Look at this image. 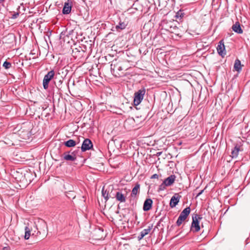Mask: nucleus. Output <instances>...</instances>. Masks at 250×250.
I'll return each instance as SVG.
<instances>
[{
    "instance_id": "27",
    "label": "nucleus",
    "mask_w": 250,
    "mask_h": 250,
    "mask_svg": "<svg viewBox=\"0 0 250 250\" xmlns=\"http://www.w3.org/2000/svg\"><path fill=\"white\" fill-rule=\"evenodd\" d=\"M79 148H80V147H78V148H77V150H74L73 151H70V153L72 155H74L75 156H76V154H77V152L79 151Z\"/></svg>"
},
{
    "instance_id": "26",
    "label": "nucleus",
    "mask_w": 250,
    "mask_h": 250,
    "mask_svg": "<svg viewBox=\"0 0 250 250\" xmlns=\"http://www.w3.org/2000/svg\"><path fill=\"white\" fill-rule=\"evenodd\" d=\"M112 64L111 65V68L112 70H114L115 68L117 69L119 71H121L122 70V67L120 66H116L115 65H114V67H112Z\"/></svg>"
},
{
    "instance_id": "4",
    "label": "nucleus",
    "mask_w": 250,
    "mask_h": 250,
    "mask_svg": "<svg viewBox=\"0 0 250 250\" xmlns=\"http://www.w3.org/2000/svg\"><path fill=\"white\" fill-rule=\"evenodd\" d=\"M55 75V72L54 70H51L49 71L47 74H46L43 80V86L44 89H47L48 88V84L49 82L54 77Z\"/></svg>"
},
{
    "instance_id": "29",
    "label": "nucleus",
    "mask_w": 250,
    "mask_h": 250,
    "mask_svg": "<svg viewBox=\"0 0 250 250\" xmlns=\"http://www.w3.org/2000/svg\"><path fill=\"white\" fill-rule=\"evenodd\" d=\"M203 192H204V190H201V191H200V192L197 194V196H197V197L199 196L201 194H202V193H203Z\"/></svg>"
},
{
    "instance_id": "31",
    "label": "nucleus",
    "mask_w": 250,
    "mask_h": 250,
    "mask_svg": "<svg viewBox=\"0 0 250 250\" xmlns=\"http://www.w3.org/2000/svg\"><path fill=\"white\" fill-rule=\"evenodd\" d=\"M162 152H158L157 153V155H160L161 154Z\"/></svg>"
},
{
    "instance_id": "19",
    "label": "nucleus",
    "mask_w": 250,
    "mask_h": 250,
    "mask_svg": "<svg viewBox=\"0 0 250 250\" xmlns=\"http://www.w3.org/2000/svg\"><path fill=\"white\" fill-rule=\"evenodd\" d=\"M64 145L68 147H70L75 146L76 145V143L74 140L70 139L66 142H64Z\"/></svg>"
},
{
    "instance_id": "12",
    "label": "nucleus",
    "mask_w": 250,
    "mask_h": 250,
    "mask_svg": "<svg viewBox=\"0 0 250 250\" xmlns=\"http://www.w3.org/2000/svg\"><path fill=\"white\" fill-rule=\"evenodd\" d=\"M153 201L150 198L146 199L144 203L143 210L145 211L149 210L152 205Z\"/></svg>"
},
{
    "instance_id": "17",
    "label": "nucleus",
    "mask_w": 250,
    "mask_h": 250,
    "mask_svg": "<svg viewBox=\"0 0 250 250\" xmlns=\"http://www.w3.org/2000/svg\"><path fill=\"white\" fill-rule=\"evenodd\" d=\"M232 29L234 32L238 34H242L243 31L239 22H236L232 26Z\"/></svg>"
},
{
    "instance_id": "15",
    "label": "nucleus",
    "mask_w": 250,
    "mask_h": 250,
    "mask_svg": "<svg viewBox=\"0 0 250 250\" xmlns=\"http://www.w3.org/2000/svg\"><path fill=\"white\" fill-rule=\"evenodd\" d=\"M140 190V185L136 183L135 187L133 188L130 196L132 198H135L137 194H139Z\"/></svg>"
},
{
    "instance_id": "3",
    "label": "nucleus",
    "mask_w": 250,
    "mask_h": 250,
    "mask_svg": "<svg viewBox=\"0 0 250 250\" xmlns=\"http://www.w3.org/2000/svg\"><path fill=\"white\" fill-rule=\"evenodd\" d=\"M202 217L198 215L195 214L194 216L192 217V222L191 226V229L194 232H198L200 229L199 226V220H201Z\"/></svg>"
},
{
    "instance_id": "24",
    "label": "nucleus",
    "mask_w": 250,
    "mask_h": 250,
    "mask_svg": "<svg viewBox=\"0 0 250 250\" xmlns=\"http://www.w3.org/2000/svg\"><path fill=\"white\" fill-rule=\"evenodd\" d=\"M184 13L182 11L179 10L176 14L175 17L177 18H182L184 17Z\"/></svg>"
},
{
    "instance_id": "28",
    "label": "nucleus",
    "mask_w": 250,
    "mask_h": 250,
    "mask_svg": "<svg viewBox=\"0 0 250 250\" xmlns=\"http://www.w3.org/2000/svg\"><path fill=\"white\" fill-rule=\"evenodd\" d=\"M158 175L157 174H154L152 175L151 177V179H155V178H158Z\"/></svg>"
},
{
    "instance_id": "13",
    "label": "nucleus",
    "mask_w": 250,
    "mask_h": 250,
    "mask_svg": "<svg viewBox=\"0 0 250 250\" xmlns=\"http://www.w3.org/2000/svg\"><path fill=\"white\" fill-rule=\"evenodd\" d=\"M152 227L153 226L151 225L150 226H149L148 228L143 229L137 237L138 240H142L146 235L148 234L152 229Z\"/></svg>"
},
{
    "instance_id": "14",
    "label": "nucleus",
    "mask_w": 250,
    "mask_h": 250,
    "mask_svg": "<svg viewBox=\"0 0 250 250\" xmlns=\"http://www.w3.org/2000/svg\"><path fill=\"white\" fill-rule=\"evenodd\" d=\"M72 8V5L71 2H69V0H67L65 2L64 4V6L62 9V13L63 14H68L70 13Z\"/></svg>"
},
{
    "instance_id": "1",
    "label": "nucleus",
    "mask_w": 250,
    "mask_h": 250,
    "mask_svg": "<svg viewBox=\"0 0 250 250\" xmlns=\"http://www.w3.org/2000/svg\"><path fill=\"white\" fill-rule=\"evenodd\" d=\"M146 93V89L142 88L134 93L133 103L134 105H138L142 102Z\"/></svg>"
},
{
    "instance_id": "25",
    "label": "nucleus",
    "mask_w": 250,
    "mask_h": 250,
    "mask_svg": "<svg viewBox=\"0 0 250 250\" xmlns=\"http://www.w3.org/2000/svg\"><path fill=\"white\" fill-rule=\"evenodd\" d=\"M19 14H20V13L17 12H15L14 13L12 16H11V18L12 19H16L17 18H18V17L19 16Z\"/></svg>"
},
{
    "instance_id": "22",
    "label": "nucleus",
    "mask_w": 250,
    "mask_h": 250,
    "mask_svg": "<svg viewBox=\"0 0 250 250\" xmlns=\"http://www.w3.org/2000/svg\"><path fill=\"white\" fill-rule=\"evenodd\" d=\"M167 187V185H166L164 183V182H163L159 187V188H158V191H162V190H164L166 188V187Z\"/></svg>"
},
{
    "instance_id": "5",
    "label": "nucleus",
    "mask_w": 250,
    "mask_h": 250,
    "mask_svg": "<svg viewBox=\"0 0 250 250\" xmlns=\"http://www.w3.org/2000/svg\"><path fill=\"white\" fill-rule=\"evenodd\" d=\"M113 195L120 203H125L126 201V194L123 193L121 190L116 191L115 193H113Z\"/></svg>"
},
{
    "instance_id": "16",
    "label": "nucleus",
    "mask_w": 250,
    "mask_h": 250,
    "mask_svg": "<svg viewBox=\"0 0 250 250\" xmlns=\"http://www.w3.org/2000/svg\"><path fill=\"white\" fill-rule=\"evenodd\" d=\"M175 178L176 176L175 175H171L165 179L163 182L166 185H167V186H170L174 183Z\"/></svg>"
},
{
    "instance_id": "11",
    "label": "nucleus",
    "mask_w": 250,
    "mask_h": 250,
    "mask_svg": "<svg viewBox=\"0 0 250 250\" xmlns=\"http://www.w3.org/2000/svg\"><path fill=\"white\" fill-rule=\"evenodd\" d=\"M181 198V196H179L177 194H175L173 195L170 201L169 205L170 207L172 208L176 207V206L178 204L179 202L180 199Z\"/></svg>"
},
{
    "instance_id": "9",
    "label": "nucleus",
    "mask_w": 250,
    "mask_h": 250,
    "mask_svg": "<svg viewBox=\"0 0 250 250\" xmlns=\"http://www.w3.org/2000/svg\"><path fill=\"white\" fill-rule=\"evenodd\" d=\"M217 50L218 53L222 57H224L225 55H226V52L225 51V47L222 40L219 42L217 47Z\"/></svg>"
},
{
    "instance_id": "8",
    "label": "nucleus",
    "mask_w": 250,
    "mask_h": 250,
    "mask_svg": "<svg viewBox=\"0 0 250 250\" xmlns=\"http://www.w3.org/2000/svg\"><path fill=\"white\" fill-rule=\"evenodd\" d=\"M243 150V149L242 146L237 144L232 149L231 156L232 158H236L238 156L239 151H242Z\"/></svg>"
},
{
    "instance_id": "20",
    "label": "nucleus",
    "mask_w": 250,
    "mask_h": 250,
    "mask_svg": "<svg viewBox=\"0 0 250 250\" xmlns=\"http://www.w3.org/2000/svg\"><path fill=\"white\" fill-rule=\"evenodd\" d=\"M30 233H31V230L30 229L26 226L25 228V235H24V238L25 240H27L29 238L30 236Z\"/></svg>"
},
{
    "instance_id": "21",
    "label": "nucleus",
    "mask_w": 250,
    "mask_h": 250,
    "mask_svg": "<svg viewBox=\"0 0 250 250\" xmlns=\"http://www.w3.org/2000/svg\"><path fill=\"white\" fill-rule=\"evenodd\" d=\"M125 27L126 24L124 22H120L118 25H116V28L117 29H125Z\"/></svg>"
},
{
    "instance_id": "6",
    "label": "nucleus",
    "mask_w": 250,
    "mask_h": 250,
    "mask_svg": "<svg viewBox=\"0 0 250 250\" xmlns=\"http://www.w3.org/2000/svg\"><path fill=\"white\" fill-rule=\"evenodd\" d=\"M113 188V187L112 186H109L105 190H104V187L102 189V195L106 201L110 198H114L113 193H112Z\"/></svg>"
},
{
    "instance_id": "33",
    "label": "nucleus",
    "mask_w": 250,
    "mask_h": 250,
    "mask_svg": "<svg viewBox=\"0 0 250 250\" xmlns=\"http://www.w3.org/2000/svg\"><path fill=\"white\" fill-rule=\"evenodd\" d=\"M20 6H19V7H18V10L19 9H20Z\"/></svg>"
},
{
    "instance_id": "10",
    "label": "nucleus",
    "mask_w": 250,
    "mask_h": 250,
    "mask_svg": "<svg viewBox=\"0 0 250 250\" xmlns=\"http://www.w3.org/2000/svg\"><path fill=\"white\" fill-rule=\"evenodd\" d=\"M77 159V156L72 155L70 151L65 152L63 154V159L69 162L75 161Z\"/></svg>"
},
{
    "instance_id": "18",
    "label": "nucleus",
    "mask_w": 250,
    "mask_h": 250,
    "mask_svg": "<svg viewBox=\"0 0 250 250\" xmlns=\"http://www.w3.org/2000/svg\"><path fill=\"white\" fill-rule=\"evenodd\" d=\"M242 65L240 61L237 59L234 62V69L237 71L238 72H240L242 70Z\"/></svg>"
},
{
    "instance_id": "30",
    "label": "nucleus",
    "mask_w": 250,
    "mask_h": 250,
    "mask_svg": "<svg viewBox=\"0 0 250 250\" xmlns=\"http://www.w3.org/2000/svg\"><path fill=\"white\" fill-rule=\"evenodd\" d=\"M161 220H162V219L157 223V226H158L160 225Z\"/></svg>"
},
{
    "instance_id": "23",
    "label": "nucleus",
    "mask_w": 250,
    "mask_h": 250,
    "mask_svg": "<svg viewBox=\"0 0 250 250\" xmlns=\"http://www.w3.org/2000/svg\"><path fill=\"white\" fill-rule=\"evenodd\" d=\"M3 66L6 69L10 68L11 66V63L7 61H5L3 64Z\"/></svg>"
},
{
    "instance_id": "32",
    "label": "nucleus",
    "mask_w": 250,
    "mask_h": 250,
    "mask_svg": "<svg viewBox=\"0 0 250 250\" xmlns=\"http://www.w3.org/2000/svg\"><path fill=\"white\" fill-rule=\"evenodd\" d=\"M4 0H0V2L3 1Z\"/></svg>"
},
{
    "instance_id": "7",
    "label": "nucleus",
    "mask_w": 250,
    "mask_h": 250,
    "mask_svg": "<svg viewBox=\"0 0 250 250\" xmlns=\"http://www.w3.org/2000/svg\"><path fill=\"white\" fill-rule=\"evenodd\" d=\"M93 147L92 142L89 139H85L83 142L81 150L82 152H84L86 150H89Z\"/></svg>"
},
{
    "instance_id": "2",
    "label": "nucleus",
    "mask_w": 250,
    "mask_h": 250,
    "mask_svg": "<svg viewBox=\"0 0 250 250\" xmlns=\"http://www.w3.org/2000/svg\"><path fill=\"white\" fill-rule=\"evenodd\" d=\"M190 212V207H187L180 213L177 221L176 225L180 226L182 222L184 221L188 216Z\"/></svg>"
}]
</instances>
